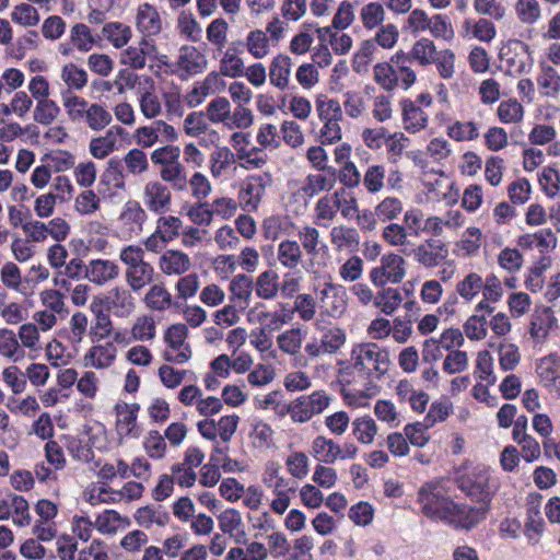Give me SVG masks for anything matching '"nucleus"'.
Here are the masks:
<instances>
[{"instance_id":"nucleus-1","label":"nucleus","mask_w":560,"mask_h":560,"mask_svg":"<svg viewBox=\"0 0 560 560\" xmlns=\"http://www.w3.org/2000/svg\"><path fill=\"white\" fill-rule=\"evenodd\" d=\"M422 513L431 520L441 521L456 529L470 530L485 520V509H468L467 504L454 502L439 483H427L418 492Z\"/></svg>"},{"instance_id":"nucleus-2","label":"nucleus","mask_w":560,"mask_h":560,"mask_svg":"<svg viewBox=\"0 0 560 560\" xmlns=\"http://www.w3.org/2000/svg\"><path fill=\"white\" fill-rule=\"evenodd\" d=\"M351 361L357 371L377 378L387 371L389 363L388 352L373 342L354 346Z\"/></svg>"},{"instance_id":"nucleus-3","label":"nucleus","mask_w":560,"mask_h":560,"mask_svg":"<svg viewBox=\"0 0 560 560\" xmlns=\"http://www.w3.org/2000/svg\"><path fill=\"white\" fill-rule=\"evenodd\" d=\"M458 488L471 500L479 502V506H469L468 509H485V518L487 517L495 487L490 482V475L486 469H475L457 480Z\"/></svg>"},{"instance_id":"nucleus-4","label":"nucleus","mask_w":560,"mask_h":560,"mask_svg":"<svg viewBox=\"0 0 560 560\" xmlns=\"http://www.w3.org/2000/svg\"><path fill=\"white\" fill-rule=\"evenodd\" d=\"M322 307L332 317L341 316L347 307V291L345 287L331 282L330 277L324 278L315 287Z\"/></svg>"},{"instance_id":"nucleus-5","label":"nucleus","mask_w":560,"mask_h":560,"mask_svg":"<svg viewBox=\"0 0 560 560\" xmlns=\"http://www.w3.org/2000/svg\"><path fill=\"white\" fill-rule=\"evenodd\" d=\"M329 404L324 392H314L310 396H302L288 406V412L295 422H305L314 415L320 413Z\"/></svg>"},{"instance_id":"nucleus-6","label":"nucleus","mask_w":560,"mask_h":560,"mask_svg":"<svg viewBox=\"0 0 560 560\" xmlns=\"http://www.w3.org/2000/svg\"><path fill=\"white\" fill-rule=\"evenodd\" d=\"M143 203L153 213L163 214L171 209L172 195L166 185L150 180L143 188Z\"/></svg>"},{"instance_id":"nucleus-7","label":"nucleus","mask_w":560,"mask_h":560,"mask_svg":"<svg viewBox=\"0 0 560 560\" xmlns=\"http://www.w3.org/2000/svg\"><path fill=\"white\" fill-rule=\"evenodd\" d=\"M140 409L138 404H127L118 401L115 405L117 416V430L120 435L139 436L140 432L137 427V415Z\"/></svg>"},{"instance_id":"nucleus-8","label":"nucleus","mask_w":560,"mask_h":560,"mask_svg":"<svg viewBox=\"0 0 560 560\" xmlns=\"http://www.w3.org/2000/svg\"><path fill=\"white\" fill-rule=\"evenodd\" d=\"M270 180L271 177L269 174L247 176L240 192L241 200H243L247 207L256 209L265 194L266 185Z\"/></svg>"},{"instance_id":"nucleus-9","label":"nucleus","mask_w":560,"mask_h":560,"mask_svg":"<svg viewBox=\"0 0 560 560\" xmlns=\"http://www.w3.org/2000/svg\"><path fill=\"white\" fill-rule=\"evenodd\" d=\"M326 174H308L304 180L302 191L305 196L312 198L320 191L331 190L337 182V171L335 167L323 170Z\"/></svg>"},{"instance_id":"nucleus-10","label":"nucleus","mask_w":560,"mask_h":560,"mask_svg":"<svg viewBox=\"0 0 560 560\" xmlns=\"http://www.w3.org/2000/svg\"><path fill=\"white\" fill-rule=\"evenodd\" d=\"M137 28L145 36L156 35L161 32L162 23L158 10L150 3L139 7L137 13Z\"/></svg>"},{"instance_id":"nucleus-11","label":"nucleus","mask_w":560,"mask_h":560,"mask_svg":"<svg viewBox=\"0 0 560 560\" xmlns=\"http://www.w3.org/2000/svg\"><path fill=\"white\" fill-rule=\"evenodd\" d=\"M190 266L189 256L180 250L168 249L160 257V268L168 276L183 275Z\"/></svg>"},{"instance_id":"nucleus-12","label":"nucleus","mask_w":560,"mask_h":560,"mask_svg":"<svg viewBox=\"0 0 560 560\" xmlns=\"http://www.w3.org/2000/svg\"><path fill=\"white\" fill-rule=\"evenodd\" d=\"M400 104L405 129L413 133L424 129L428 122L427 114L409 98L402 100Z\"/></svg>"},{"instance_id":"nucleus-13","label":"nucleus","mask_w":560,"mask_h":560,"mask_svg":"<svg viewBox=\"0 0 560 560\" xmlns=\"http://www.w3.org/2000/svg\"><path fill=\"white\" fill-rule=\"evenodd\" d=\"M374 81L387 92L395 90L399 84L397 65L392 61L378 62L373 67Z\"/></svg>"},{"instance_id":"nucleus-14","label":"nucleus","mask_w":560,"mask_h":560,"mask_svg":"<svg viewBox=\"0 0 560 560\" xmlns=\"http://www.w3.org/2000/svg\"><path fill=\"white\" fill-rule=\"evenodd\" d=\"M291 58L287 55H278L273 58L269 67L270 83L280 90L287 89L291 74Z\"/></svg>"},{"instance_id":"nucleus-15","label":"nucleus","mask_w":560,"mask_h":560,"mask_svg":"<svg viewBox=\"0 0 560 560\" xmlns=\"http://www.w3.org/2000/svg\"><path fill=\"white\" fill-rule=\"evenodd\" d=\"M125 132L120 126L109 128L104 137L94 138L90 142V152L96 159H104L112 153L116 145V136Z\"/></svg>"},{"instance_id":"nucleus-16","label":"nucleus","mask_w":560,"mask_h":560,"mask_svg":"<svg viewBox=\"0 0 560 560\" xmlns=\"http://www.w3.org/2000/svg\"><path fill=\"white\" fill-rule=\"evenodd\" d=\"M312 454L320 463L334 464L340 456V445L331 439L318 435L312 443Z\"/></svg>"},{"instance_id":"nucleus-17","label":"nucleus","mask_w":560,"mask_h":560,"mask_svg":"<svg viewBox=\"0 0 560 560\" xmlns=\"http://www.w3.org/2000/svg\"><path fill=\"white\" fill-rule=\"evenodd\" d=\"M118 276V266L110 260L96 259L90 262L86 277L96 284L115 279Z\"/></svg>"},{"instance_id":"nucleus-18","label":"nucleus","mask_w":560,"mask_h":560,"mask_svg":"<svg viewBox=\"0 0 560 560\" xmlns=\"http://www.w3.org/2000/svg\"><path fill=\"white\" fill-rule=\"evenodd\" d=\"M135 520L141 527L144 528H150L152 524H156L162 527L170 522V514L160 505H147L139 508L136 511Z\"/></svg>"},{"instance_id":"nucleus-19","label":"nucleus","mask_w":560,"mask_h":560,"mask_svg":"<svg viewBox=\"0 0 560 560\" xmlns=\"http://www.w3.org/2000/svg\"><path fill=\"white\" fill-rule=\"evenodd\" d=\"M116 357V347L112 342L92 347L85 354V365H92L97 369L106 368L112 364Z\"/></svg>"},{"instance_id":"nucleus-20","label":"nucleus","mask_w":560,"mask_h":560,"mask_svg":"<svg viewBox=\"0 0 560 560\" xmlns=\"http://www.w3.org/2000/svg\"><path fill=\"white\" fill-rule=\"evenodd\" d=\"M153 277L154 269L147 261H143L138 266H133L132 268H128L126 271V280L130 288L136 292L151 283L153 281Z\"/></svg>"},{"instance_id":"nucleus-21","label":"nucleus","mask_w":560,"mask_h":560,"mask_svg":"<svg viewBox=\"0 0 560 560\" xmlns=\"http://www.w3.org/2000/svg\"><path fill=\"white\" fill-rule=\"evenodd\" d=\"M332 245L338 249H357L360 244V235L357 229L346 225L334 226L330 231Z\"/></svg>"},{"instance_id":"nucleus-22","label":"nucleus","mask_w":560,"mask_h":560,"mask_svg":"<svg viewBox=\"0 0 560 560\" xmlns=\"http://www.w3.org/2000/svg\"><path fill=\"white\" fill-rule=\"evenodd\" d=\"M206 59L196 47L183 46L178 57V66L188 73H200L206 65Z\"/></svg>"},{"instance_id":"nucleus-23","label":"nucleus","mask_w":560,"mask_h":560,"mask_svg":"<svg viewBox=\"0 0 560 560\" xmlns=\"http://www.w3.org/2000/svg\"><path fill=\"white\" fill-rule=\"evenodd\" d=\"M113 186L117 189L125 188L124 163L117 158H112L107 162V167L102 174L100 186Z\"/></svg>"},{"instance_id":"nucleus-24","label":"nucleus","mask_w":560,"mask_h":560,"mask_svg":"<svg viewBox=\"0 0 560 560\" xmlns=\"http://www.w3.org/2000/svg\"><path fill=\"white\" fill-rule=\"evenodd\" d=\"M408 60L419 61L421 66H428L433 62L434 56L436 55V48L432 40L428 38H421L416 42L409 52H406Z\"/></svg>"},{"instance_id":"nucleus-25","label":"nucleus","mask_w":560,"mask_h":560,"mask_svg":"<svg viewBox=\"0 0 560 560\" xmlns=\"http://www.w3.org/2000/svg\"><path fill=\"white\" fill-rule=\"evenodd\" d=\"M555 320L553 313L549 307L536 312L530 320V336L536 339L546 338Z\"/></svg>"},{"instance_id":"nucleus-26","label":"nucleus","mask_w":560,"mask_h":560,"mask_svg":"<svg viewBox=\"0 0 560 560\" xmlns=\"http://www.w3.org/2000/svg\"><path fill=\"white\" fill-rule=\"evenodd\" d=\"M302 250L298 242L285 240L279 244L278 260L282 266L293 269L300 264Z\"/></svg>"},{"instance_id":"nucleus-27","label":"nucleus","mask_w":560,"mask_h":560,"mask_svg":"<svg viewBox=\"0 0 560 560\" xmlns=\"http://www.w3.org/2000/svg\"><path fill=\"white\" fill-rule=\"evenodd\" d=\"M381 267L392 283L400 282L406 275L405 259L396 254L384 255Z\"/></svg>"},{"instance_id":"nucleus-28","label":"nucleus","mask_w":560,"mask_h":560,"mask_svg":"<svg viewBox=\"0 0 560 560\" xmlns=\"http://www.w3.org/2000/svg\"><path fill=\"white\" fill-rule=\"evenodd\" d=\"M160 176L164 182L170 183L175 190L182 191L187 188V174L179 162L162 167Z\"/></svg>"},{"instance_id":"nucleus-29","label":"nucleus","mask_w":560,"mask_h":560,"mask_svg":"<svg viewBox=\"0 0 560 560\" xmlns=\"http://www.w3.org/2000/svg\"><path fill=\"white\" fill-rule=\"evenodd\" d=\"M159 375L164 385H180L182 382L191 385V383L197 381L192 371L178 370L170 365H162L159 369Z\"/></svg>"},{"instance_id":"nucleus-30","label":"nucleus","mask_w":560,"mask_h":560,"mask_svg":"<svg viewBox=\"0 0 560 560\" xmlns=\"http://www.w3.org/2000/svg\"><path fill=\"white\" fill-rule=\"evenodd\" d=\"M392 61L397 65V74L399 77L401 88L407 91L416 82V72L410 68L411 61L408 60L406 52L402 50L397 51L392 56Z\"/></svg>"},{"instance_id":"nucleus-31","label":"nucleus","mask_w":560,"mask_h":560,"mask_svg":"<svg viewBox=\"0 0 560 560\" xmlns=\"http://www.w3.org/2000/svg\"><path fill=\"white\" fill-rule=\"evenodd\" d=\"M0 354L14 361L24 357L15 334L7 328L0 329Z\"/></svg>"},{"instance_id":"nucleus-32","label":"nucleus","mask_w":560,"mask_h":560,"mask_svg":"<svg viewBox=\"0 0 560 560\" xmlns=\"http://www.w3.org/2000/svg\"><path fill=\"white\" fill-rule=\"evenodd\" d=\"M147 218L144 209L136 200L127 201L120 214V220L125 224L135 225L139 231H142Z\"/></svg>"},{"instance_id":"nucleus-33","label":"nucleus","mask_w":560,"mask_h":560,"mask_svg":"<svg viewBox=\"0 0 560 560\" xmlns=\"http://www.w3.org/2000/svg\"><path fill=\"white\" fill-rule=\"evenodd\" d=\"M144 302L153 311H164L171 306L172 296L163 285L154 284L145 294Z\"/></svg>"},{"instance_id":"nucleus-34","label":"nucleus","mask_w":560,"mask_h":560,"mask_svg":"<svg viewBox=\"0 0 560 560\" xmlns=\"http://www.w3.org/2000/svg\"><path fill=\"white\" fill-rule=\"evenodd\" d=\"M84 116L89 127L94 131H100L112 122V114L100 104H91Z\"/></svg>"},{"instance_id":"nucleus-35","label":"nucleus","mask_w":560,"mask_h":560,"mask_svg":"<svg viewBox=\"0 0 560 560\" xmlns=\"http://www.w3.org/2000/svg\"><path fill=\"white\" fill-rule=\"evenodd\" d=\"M60 112L55 101L49 98L38 100L34 109L33 118L42 125H50Z\"/></svg>"},{"instance_id":"nucleus-36","label":"nucleus","mask_w":560,"mask_h":560,"mask_svg":"<svg viewBox=\"0 0 560 560\" xmlns=\"http://www.w3.org/2000/svg\"><path fill=\"white\" fill-rule=\"evenodd\" d=\"M537 83L546 96L555 97L560 91V75L552 67H542Z\"/></svg>"},{"instance_id":"nucleus-37","label":"nucleus","mask_w":560,"mask_h":560,"mask_svg":"<svg viewBox=\"0 0 560 560\" xmlns=\"http://www.w3.org/2000/svg\"><path fill=\"white\" fill-rule=\"evenodd\" d=\"M61 79L70 89L82 90L88 83V73L70 62L62 67Z\"/></svg>"},{"instance_id":"nucleus-38","label":"nucleus","mask_w":560,"mask_h":560,"mask_svg":"<svg viewBox=\"0 0 560 560\" xmlns=\"http://www.w3.org/2000/svg\"><path fill=\"white\" fill-rule=\"evenodd\" d=\"M230 290L232 301H243L247 305L252 296L253 280L246 275H237L232 279Z\"/></svg>"},{"instance_id":"nucleus-39","label":"nucleus","mask_w":560,"mask_h":560,"mask_svg":"<svg viewBox=\"0 0 560 560\" xmlns=\"http://www.w3.org/2000/svg\"><path fill=\"white\" fill-rule=\"evenodd\" d=\"M278 276L272 270H266L259 275L256 282V294L265 300L272 299L278 292Z\"/></svg>"},{"instance_id":"nucleus-40","label":"nucleus","mask_w":560,"mask_h":560,"mask_svg":"<svg viewBox=\"0 0 560 560\" xmlns=\"http://www.w3.org/2000/svg\"><path fill=\"white\" fill-rule=\"evenodd\" d=\"M353 434L359 442L371 444L377 432L375 421L370 417L358 418L352 422Z\"/></svg>"},{"instance_id":"nucleus-41","label":"nucleus","mask_w":560,"mask_h":560,"mask_svg":"<svg viewBox=\"0 0 560 560\" xmlns=\"http://www.w3.org/2000/svg\"><path fill=\"white\" fill-rule=\"evenodd\" d=\"M231 116V104L226 97H217L207 106V118L214 124L224 122Z\"/></svg>"},{"instance_id":"nucleus-42","label":"nucleus","mask_w":560,"mask_h":560,"mask_svg":"<svg viewBox=\"0 0 560 560\" xmlns=\"http://www.w3.org/2000/svg\"><path fill=\"white\" fill-rule=\"evenodd\" d=\"M107 304L115 308H120L129 314L135 308L133 299L130 292L124 288H114L106 298Z\"/></svg>"},{"instance_id":"nucleus-43","label":"nucleus","mask_w":560,"mask_h":560,"mask_svg":"<svg viewBox=\"0 0 560 560\" xmlns=\"http://www.w3.org/2000/svg\"><path fill=\"white\" fill-rule=\"evenodd\" d=\"M220 72L224 77L237 78L244 75V62L235 54L232 48H228L220 61Z\"/></svg>"},{"instance_id":"nucleus-44","label":"nucleus","mask_w":560,"mask_h":560,"mask_svg":"<svg viewBox=\"0 0 560 560\" xmlns=\"http://www.w3.org/2000/svg\"><path fill=\"white\" fill-rule=\"evenodd\" d=\"M483 287L482 278L475 272L467 275L457 283L456 291L465 300H472Z\"/></svg>"},{"instance_id":"nucleus-45","label":"nucleus","mask_w":560,"mask_h":560,"mask_svg":"<svg viewBox=\"0 0 560 560\" xmlns=\"http://www.w3.org/2000/svg\"><path fill=\"white\" fill-rule=\"evenodd\" d=\"M385 167L383 165H371L363 176L364 187L370 194H376L384 187Z\"/></svg>"},{"instance_id":"nucleus-46","label":"nucleus","mask_w":560,"mask_h":560,"mask_svg":"<svg viewBox=\"0 0 560 560\" xmlns=\"http://www.w3.org/2000/svg\"><path fill=\"white\" fill-rule=\"evenodd\" d=\"M401 211L402 203L395 197H387L375 207V214L382 222L394 220Z\"/></svg>"},{"instance_id":"nucleus-47","label":"nucleus","mask_w":560,"mask_h":560,"mask_svg":"<svg viewBox=\"0 0 560 560\" xmlns=\"http://www.w3.org/2000/svg\"><path fill=\"white\" fill-rule=\"evenodd\" d=\"M401 301L402 299L398 290L387 288L375 296L374 303L383 313L390 315L399 306Z\"/></svg>"},{"instance_id":"nucleus-48","label":"nucleus","mask_w":560,"mask_h":560,"mask_svg":"<svg viewBox=\"0 0 560 560\" xmlns=\"http://www.w3.org/2000/svg\"><path fill=\"white\" fill-rule=\"evenodd\" d=\"M63 105L71 120L75 121L84 117L88 109V102L77 95H73L70 90L62 93Z\"/></svg>"},{"instance_id":"nucleus-49","label":"nucleus","mask_w":560,"mask_h":560,"mask_svg":"<svg viewBox=\"0 0 560 560\" xmlns=\"http://www.w3.org/2000/svg\"><path fill=\"white\" fill-rule=\"evenodd\" d=\"M551 260L547 256H542L536 264L529 269V275L525 280L527 289L532 292H537L542 289V273L550 267Z\"/></svg>"},{"instance_id":"nucleus-50","label":"nucleus","mask_w":560,"mask_h":560,"mask_svg":"<svg viewBox=\"0 0 560 560\" xmlns=\"http://www.w3.org/2000/svg\"><path fill=\"white\" fill-rule=\"evenodd\" d=\"M104 35L116 48L125 46L131 36L130 28L120 23H108L103 27Z\"/></svg>"},{"instance_id":"nucleus-51","label":"nucleus","mask_w":560,"mask_h":560,"mask_svg":"<svg viewBox=\"0 0 560 560\" xmlns=\"http://www.w3.org/2000/svg\"><path fill=\"white\" fill-rule=\"evenodd\" d=\"M320 342L327 354L336 353L345 345L346 334L339 327L329 328L323 334Z\"/></svg>"},{"instance_id":"nucleus-52","label":"nucleus","mask_w":560,"mask_h":560,"mask_svg":"<svg viewBox=\"0 0 560 560\" xmlns=\"http://www.w3.org/2000/svg\"><path fill=\"white\" fill-rule=\"evenodd\" d=\"M515 11L521 22L534 24L540 18V7L537 0H518Z\"/></svg>"},{"instance_id":"nucleus-53","label":"nucleus","mask_w":560,"mask_h":560,"mask_svg":"<svg viewBox=\"0 0 560 560\" xmlns=\"http://www.w3.org/2000/svg\"><path fill=\"white\" fill-rule=\"evenodd\" d=\"M182 225L183 222L177 217H160L156 221L158 234H161L167 242H171L179 236Z\"/></svg>"},{"instance_id":"nucleus-54","label":"nucleus","mask_w":560,"mask_h":560,"mask_svg":"<svg viewBox=\"0 0 560 560\" xmlns=\"http://www.w3.org/2000/svg\"><path fill=\"white\" fill-rule=\"evenodd\" d=\"M247 49L257 59L264 58L269 51L266 34L260 31H252L247 36Z\"/></svg>"},{"instance_id":"nucleus-55","label":"nucleus","mask_w":560,"mask_h":560,"mask_svg":"<svg viewBox=\"0 0 560 560\" xmlns=\"http://www.w3.org/2000/svg\"><path fill=\"white\" fill-rule=\"evenodd\" d=\"M10 505L15 514L13 523L20 527L28 526L32 521L28 502L22 495L12 494Z\"/></svg>"},{"instance_id":"nucleus-56","label":"nucleus","mask_w":560,"mask_h":560,"mask_svg":"<svg viewBox=\"0 0 560 560\" xmlns=\"http://www.w3.org/2000/svg\"><path fill=\"white\" fill-rule=\"evenodd\" d=\"M523 106L516 100L501 102L498 116L504 124L517 122L523 118Z\"/></svg>"},{"instance_id":"nucleus-57","label":"nucleus","mask_w":560,"mask_h":560,"mask_svg":"<svg viewBox=\"0 0 560 560\" xmlns=\"http://www.w3.org/2000/svg\"><path fill=\"white\" fill-rule=\"evenodd\" d=\"M299 240L306 252V254L311 256H316L319 253L318 245L319 241V232L314 226H303L298 232Z\"/></svg>"},{"instance_id":"nucleus-58","label":"nucleus","mask_w":560,"mask_h":560,"mask_svg":"<svg viewBox=\"0 0 560 560\" xmlns=\"http://www.w3.org/2000/svg\"><path fill=\"white\" fill-rule=\"evenodd\" d=\"M220 464L221 458L217 457L215 454H211L209 463L201 468L199 482L203 487H213L218 483L221 477Z\"/></svg>"},{"instance_id":"nucleus-59","label":"nucleus","mask_w":560,"mask_h":560,"mask_svg":"<svg viewBox=\"0 0 560 560\" xmlns=\"http://www.w3.org/2000/svg\"><path fill=\"white\" fill-rule=\"evenodd\" d=\"M13 22L24 25L34 26L39 22V14L37 10L27 3H21L16 5L11 13Z\"/></svg>"},{"instance_id":"nucleus-60","label":"nucleus","mask_w":560,"mask_h":560,"mask_svg":"<svg viewBox=\"0 0 560 560\" xmlns=\"http://www.w3.org/2000/svg\"><path fill=\"white\" fill-rule=\"evenodd\" d=\"M464 330L470 340L483 339L487 335V319L485 314L471 315L464 324Z\"/></svg>"},{"instance_id":"nucleus-61","label":"nucleus","mask_w":560,"mask_h":560,"mask_svg":"<svg viewBox=\"0 0 560 560\" xmlns=\"http://www.w3.org/2000/svg\"><path fill=\"white\" fill-rule=\"evenodd\" d=\"M384 9L377 2H370L361 9V18L366 28H374L384 21Z\"/></svg>"},{"instance_id":"nucleus-62","label":"nucleus","mask_w":560,"mask_h":560,"mask_svg":"<svg viewBox=\"0 0 560 560\" xmlns=\"http://www.w3.org/2000/svg\"><path fill=\"white\" fill-rule=\"evenodd\" d=\"M303 336L300 329H290L278 336L279 348L290 354L298 353L302 346Z\"/></svg>"},{"instance_id":"nucleus-63","label":"nucleus","mask_w":560,"mask_h":560,"mask_svg":"<svg viewBox=\"0 0 560 560\" xmlns=\"http://www.w3.org/2000/svg\"><path fill=\"white\" fill-rule=\"evenodd\" d=\"M203 112H192L188 114L184 120V130L186 135L190 137H198L208 130V124L206 121Z\"/></svg>"},{"instance_id":"nucleus-64","label":"nucleus","mask_w":560,"mask_h":560,"mask_svg":"<svg viewBox=\"0 0 560 560\" xmlns=\"http://www.w3.org/2000/svg\"><path fill=\"white\" fill-rule=\"evenodd\" d=\"M537 373L545 382H551L553 385H560V361L544 359L537 365Z\"/></svg>"}]
</instances>
